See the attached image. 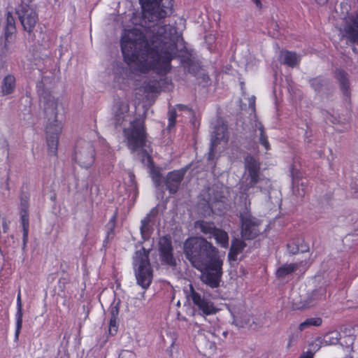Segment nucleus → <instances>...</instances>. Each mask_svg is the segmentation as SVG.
Masks as SVG:
<instances>
[{"label":"nucleus","mask_w":358,"mask_h":358,"mask_svg":"<svg viewBox=\"0 0 358 358\" xmlns=\"http://www.w3.org/2000/svg\"><path fill=\"white\" fill-rule=\"evenodd\" d=\"M118 330V318H110L109 321V334L114 336Z\"/></svg>","instance_id":"obj_36"},{"label":"nucleus","mask_w":358,"mask_h":358,"mask_svg":"<svg viewBox=\"0 0 358 358\" xmlns=\"http://www.w3.org/2000/svg\"><path fill=\"white\" fill-rule=\"evenodd\" d=\"M264 320H265V315H260L259 317H256L255 319H254L252 317V319H251V322L255 321L256 322H262V324L261 326H259L257 329L263 327L265 324Z\"/></svg>","instance_id":"obj_41"},{"label":"nucleus","mask_w":358,"mask_h":358,"mask_svg":"<svg viewBox=\"0 0 358 358\" xmlns=\"http://www.w3.org/2000/svg\"><path fill=\"white\" fill-rule=\"evenodd\" d=\"M120 71V73H124L127 75V71H129L127 68H121L118 69Z\"/></svg>","instance_id":"obj_46"},{"label":"nucleus","mask_w":358,"mask_h":358,"mask_svg":"<svg viewBox=\"0 0 358 358\" xmlns=\"http://www.w3.org/2000/svg\"><path fill=\"white\" fill-rule=\"evenodd\" d=\"M300 196H303L304 194V191L303 189H302L301 192H299L298 193Z\"/></svg>","instance_id":"obj_48"},{"label":"nucleus","mask_w":358,"mask_h":358,"mask_svg":"<svg viewBox=\"0 0 358 358\" xmlns=\"http://www.w3.org/2000/svg\"><path fill=\"white\" fill-rule=\"evenodd\" d=\"M117 210H116L113 216L110 218L108 222L106 224V227H116V223H117Z\"/></svg>","instance_id":"obj_40"},{"label":"nucleus","mask_w":358,"mask_h":358,"mask_svg":"<svg viewBox=\"0 0 358 358\" xmlns=\"http://www.w3.org/2000/svg\"><path fill=\"white\" fill-rule=\"evenodd\" d=\"M299 242L300 241L297 240L292 241L287 243V248L291 254L294 255L299 252H305L308 250V247L307 245L303 246L301 245L300 247Z\"/></svg>","instance_id":"obj_31"},{"label":"nucleus","mask_w":358,"mask_h":358,"mask_svg":"<svg viewBox=\"0 0 358 358\" xmlns=\"http://www.w3.org/2000/svg\"><path fill=\"white\" fill-rule=\"evenodd\" d=\"M184 252L196 269L215 267L217 262L222 261L217 249L203 237L187 238L184 243Z\"/></svg>","instance_id":"obj_2"},{"label":"nucleus","mask_w":358,"mask_h":358,"mask_svg":"<svg viewBox=\"0 0 358 358\" xmlns=\"http://www.w3.org/2000/svg\"><path fill=\"white\" fill-rule=\"evenodd\" d=\"M120 358H123V357H120Z\"/></svg>","instance_id":"obj_52"},{"label":"nucleus","mask_w":358,"mask_h":358,"mask_svg":"<svg viewBox=\"0 0 358 358\" xmlns=\"http://www.w3.org/2000/svg\"><path fill=\"white\" fill-rule=\"evenodd\" d=\"M312 295H313V297H311V298H308L306 299H300V300H299L297 298H296L294 296L292 298V308L294 309L299 310V309L306 308L310 306L313 300L317 299V297H316V295H317L316 292H313Z\"/></svg>","instance_id":"obj_25"},{"label":"nucleus","mask_w":358,"mask_h":358,"mask_svg":"<svg viewBox=\"0 0 358 358\" xmlns=\"http://www.w3.org/2000/svg\"><path fill=\"white\" fill-rule=\"evenodd\" d=\"M355 192L357 193L358 196V189H357Z\"/></svg>","instance_id":"obj_51"},{"label":"nucleus","mask_w":358,"mask_h":358,"mask_svg":"<svg viewBox=\"0 0 358 358\" xmlns=\"http://www.w3.org/2000/svg\"><path fill=\"white\" fill-rule=\"evenodd\" d=\"M215 141L214 142L212 143L211 144V147H210V151L208 152V160H212L214 157V155H215V152H214V145H215Z\"/></svg>","instance_id":"obj_42"},{"label":"nucleus","mask_w":358,"mask_h":358,"mask_svg":"<svg viewBox=\"0 0 358 358\" xmlns=\"http://www.w3.org/2000/svg\"><path fill=\"white\" fill-rule=\"evenodd\" d=\"M73 159L82 168L91 167L95 160V148L92 143L82 138L77 140Z\"/></svg>","instance_id":"obj_8"},{"label":"nucleus","mask_w":358,"mask_h":358,"mask_svg":"<svg viewBox=\"0 0 358 358\" xmlns=\"http://www.w3.org/2000/svg\"><path fill=\"white\" fill-rule=\"evenodd\" d=\"M21 224L22 227V243L24 248L28 242L29 230V219L28 212L26 210L20 212Z\"/></svg>","instance_id":"obj_24"},{"label":"nucleus","mask_w":358,"mask_h":358,"mask_svg":"<svg viewBox=\"0 0 358 358\" xmlns=\"http://www.w3.org/2000/svg\"><path fill=\"white\" fill-rule=\"evenodd\" d=\"M121 301L120 299H115L111 303L109 312L111 318H118Z\"/></svg>","instance_id":"obj_34"},{"label":"nucleus","mask_w":358,"mask_h":358,"mask_svg":"<svg viewBox=\"0 0 358 358\" xmlns=\"http://www.w3.org/2000/svg\"><path fill=\"white\" fill-rule=\"evenodd\" d=\"M339 341V333L336 331L326 334L323 337L322 343L326 345H336Z\"/></svg>","instance_id":"obj_32"},{"label":"nucleus","mask_w":358,"mask_h":358,"mask_svg":"<svg viewBox=\"0 0 358 358\" xmlns=\"http://www.w3.org/2000/svg\"><path fill=\"white\" fill-rule=\"evenodd\" d=\"M188 297L191 299L193 303L203 315H209L215 314L217 312V308L213 306V303L196 292L192 285H190L189 287V294Z\"/></svg>","instance_id":"obj_16"},{"label":"nucleus","mask_w":358,"mask_h":358,"mask_svg":"<svg viewBox=\"0 0 358 358\" xmlns=\"http://www.w3.org/2000/svg\"><path fill=\"white\" fill-rule=\"evenodd\" d=\"M122 132L128 149L131 153L138 152L137 156L139 159V154L143 151H147L145 149L148 142L145 120L141 117H135Z\"/></svg>","instance_id":"obj_5"},{"label":"nucleus","mask_w":358,"mask_h":358,"mask_svg":"<svg viewBox=\"0 0 358 358\" xmlns=\"http://www.w3.org/2000/svg\"><path fill=\"white\" fill-rule=\"evenodd\" d=\"M227 308L232 317L231 323L237 327L257 329L262 324V322H251L252 315L241 299L230 301Z\"/></svg>","instance_id":"obj_6"},{"label":"nucleus","mask_w":358,"mask_h":358,"mask_svg":"<svg viewBox=\"0 0 358 358\" xmlns=\"http://www.w3.org/2000/svg\"><path fill=\"white\" fill-rule=\"evenodd\" d=\"M169 122H168V129H171L173 128L176 123V118H177V112L175 108H173L169 111Z\"/></svg>","instance_id":"obj_35"},{"label":"nucleus","mask_w":358,"mask_h":358,"mask_svg":"<svg viewBox=\"0 0 358 358\" xmlns=\"http://www.w3.org/2000/svg\"><path fill=\"white\" fill-rule=\"evenodd\" d=\"M259 129L260 131V136H259L260 143L265 148L266 150H268L270 149V145L267 140V136L265 135V133L264 131V127L262 126H261L259 128Z\"/></svg>","instance_id":"obj_37"},{"label":"nucleus","mask_w":358,"mask_h":358,"mask_svg":"<svg viewBox=\"0 0 358 358\" xmlns=\"http://www.w3.org/2000/svg\"><path fill=\"white\" fill-rule=\"evenodd\" d=\"M224 237H225V243H226L228 241V236L226 233H225Z\"/></svg>","instance_id":"obj_49"},{"label":"nucleus","mask_w":358,"mask_h":358,"mask_svg":"<svg viewBox=\"0 0 358 358\" xmlns=\"http://www.w3.org/2000/svg\"><path fill=\"white\" fill-rule=\"evenodd\" d=\"M16 305H17V311L15 313V336H14V341L15 342L18 341L19 340V336L22 327V322H23V310H22V303L21 300V291L19 289L17 296V300H16Z\"/></svg>","instance_id":"obj_20"},{"label":"nucleus","mask_w":358,"mask_h":358,"mask_svg":"<svg viewBox=\"0 0 358 358\" xmlns=\"http://www.w3.org/2000/svg\"><path fill=\"white\" fill-rule=\"evenodd\" d=\"M184 176L185 171L181 169L174 170L167 173L164 183L170 194H175L178 191Z\"/></svg>","instance_id":"obj_19"},{"label":"nucleus","mask_w":358,"mask_h":358,"mask_svg":"<svg viewBox=\"0 0 358 358\" xmlns=\"http://www.w3.org/2000/svg\"><path fill=\"white\" fill-rule=\"evenodd\" d=\"M16 87V79L12 74L6 76L1 82V93L2 96L11 94L14 92Z\"/></svg>","instance_id":"obj_23"},{"label":"nucleus","mask_w":358,"mask_h":358,"mask_svg":"<svg viewBox=\"0 0 358 358\" xmlns=\"http://www.w3.org/2000/svg\"><path fill=\"white\" fill-rule=\"evenodd\" d=\"M281 55L283 60V63L291 67L296 66L300 60V57L295 52H282Z\"/></svg>","instance_id":"obj_26"},{"label":"nucleus","mask_w":358,"mask_h":358,"mask_svg":"<svg viewBox=\"0 0 358 358\" xmlns=\"http://www.w3.org/2000/svg\"><path fill=\"white\" fill-rule=\"evenodd\" d=\"M194 226L208 238H214L220 247H224V230L217 229L214 222L198 220Z\"/></svg>","instance_id":"obj_15"},{"label":"nucleus","mask_w":358,"mask_h":358,"mask_svg":"<svg viewBox=\"0 0 358 358\" xmlns=\"http://www.w3.org/2000/svg\"><path fill=\"white\" fill-rule=\"evenodd\" d=\"M15 20L11 12L6 13V23L4 28V36L0 38V52L2 55H6L10 52V45L15 40Z\"/></svg>","instance_id":"obj_12"},{"label":"nucleus","mask_w":358,"mask_h":358,"mask_svg":"<svg viewBox=\"0 0 358 358\" xmlns=\"http://www.w3.org/2000/svg\"><path fill=\"white\" fill-rule=\"evenodd\" d=\"M216 264L217 266L215 267L198 269L201 272V281L212 288L219 286L222 275V261L217 262Z\"/></svg>","instance_id":"obj_14"},{"label":"nucleus","mask_w":358,"mask_h":358,"mask_svg":"<svg viewBox=\"0 0 358 358\" xmlns=\"http://www.w3.org/2000/svg\"><path fill=\"white\" fill-rule=\"evenodd\" d=\"M139 160L150 169V177L155 186L159 187L162 182V175L160 171L155 166L151 155L148 151H143L139 154Z\"/></svg>","instance_id":"obj_18"},{"label":"nucleus","mask_w":358,"mask_h":358,"mask_svg":"<svg viewBox=\"0 0 358 358\" xmlns=\"http://www.w3.org/2000/svg\"><path fill=\"white\" fill-rule=\"evenodd\" d=\"M345 31L350 40L358 45V14L350 18Z\"/></svg>","instance_id":"obj_22"},{"label":"nucleus","mask_w":358,"mask_h":358,"mask_svg":"<svg viewBox=\"0 0 358 358\" xmlns=\"http://www.w3.org/2000/svg\"><path fill=\"white\" fill-rule=\"evenodd\" d=\"M119 78H120L116 75L115 77V81L117 80V82H118L119 81Z\"/></svg>","instance_id":"obj_50"},{"label":"nucleus","mask_w":358,"mask_h":358,"mask_svg":"<svg viewBox=\"0 0 358 358\" xmlns=\"http://www.w3.org/2000/svg\"><path fill=\"white\" fill-rule=\"evenodd\" d=\"M241 236L243 238L250 240L255 238L260 234L261 221L253 217L247 210L241 213Z\"/></svg>","instance_id":"obj_10"},{"label":"nucleus","mask_w":358,"mask_h":358,"mask_svg":"<svg viewBox=\"0 0 358 358\" xmlns=\"http://www.w3.org/2000/svg\"><path fill=\"white\" fill-rule=\"evenodd\" d=\"M144 91L147 93H159L161 92V83L157 80H150L143 85Z\"/></svg>","instance_id":"obj_29"},{"label":"nucleus","mask_w":358,"mask_h":358,"mask_svg":"<svg viewBox=\"0 0 358 358\" xmlns=\"http://www.w3.org/2000/svg\"><path fill=\"white\" fill-rule=\"evenodd\" d=\"M106 228H107L106 236L103 241V243H105V244L108 243L111 240H113L115 235V227H106Z\"/></svg>","instance_id":"obj_38"},{"label":"nucleus","mask_w":358,"mask_h":358,"mask_svg":"<svg viewBox=\"0 0 358 358\" xmlns=\"http://www.w3.org/2000/svg\"><path fill=\"white\" fill-rule=\"evenodd\" d=\"M143 10L158 20L165 18L173 10V0H140Z\"/></svg>","instance_id":"obj_9"},{"label":"nucleus","mask_w":358,"mask_h":358,"mask_svg":"<svg viewBox=\"0 0 358 358\" xmlns=\"http://www.w3.org/2000/svg\"><path fill=\"white\" fill-rule=\"evenodd\" d=\"M24 31L31 33L38 20L36 11L27 3L20 4L15 9Z\"/></svg>","instance_id":"obj_11"},{"label":"nucleus","mask_w":358,"mask_h":358,"mask_svg":"<svg viewBox=\"0 0 358 358\" xmlns=\"http://www.w3.org/2000/svg\"><path fill=\"white\" fill-rule=\"evenodd\" d=\"M252 1L257 4V6H259L261 4L259 0H252Z\"/></svg>","instance_id":"obj_47"},{"label":"nucleus","mask_w":358,"mask_h":358,"mask_svg":"<svg viewBox=\"0 0 358 358\" xmlns=\"http://www.w3.org/2000/svg\"><path fill=\"white\" fill-rule=\"evenodd\" d=\"M40 99L43 102L44 112L48 118L45 127L48 152L49 155L57 157L59 138L63 128L62 122L57 120L58 100L45 91L40 94Z\"/></svg>","instance_id":"obj_3"},{"label":"nucleus","mask_w":358,"mask_h":358,"mask_svg":"<svg viewBox=\"0 0 358 358\" xmlns=\"http://www.w3.org/2000/svg\"><path fill=\"white\" fill-rule=\"evenodd\" d=\"M111 113L115 125L121 126L130 116L129 101L125 98L115 99Z\"/></svg>","instance_id":"obj_13"},{"label":"nucleus","mask_w":358,"mask_h":358,"mask_svg":"<svg viewBox=\"0 0 358 358\" xmlns=\"http://www.w3.org/2000/svg\"><path fill=\"white\" fill-rule=\"evenodd\" d=\"M336 78L340 82L342 90L345 92L348 91L349 89V81L347 73L338 70L336 71Z\"/></svg>","instance_id":"obj_33"},{"label":"nucleus","mask_w":358,"mask_h":358,"mask_svg":"<svg viewBox=\"0 0 358 358\" xmlns=\"http://www.w3.org/2000/svg\"><path fill=\"white\" fill-rule=\"evenodd\" d=\"M176 106L180 110H184L187 108L185 105L183 104H178Z\"/></svg>","instance_id":"obj_45"},{"label":"nucleus","mask_w":358,"mask_h":358,"mask_svg":"<svg viewBox=\"0 0 358 358\" xmlns=\"http://www.w3.org/2000/svg\"><path fill=\"white\" fill-rule=\"evenodd\" d=\"M298 267L296 264H285L280 266L276 272L278 278H284L287 275L293 273Z\"/></svg>","instance_id":"obj_30"},{"label":"nucleus","mask_w":358,"mask_h":358,"mask_svg":"<svg viewBox=\"0 0 358 358\" xmlns=\"http://www.w3.org/2000/svg\"><path fill=\"white\" fill-rule=\"evenodd\" d=\"M176 29L170 24L154 25L145 34L137 28L124 30L120 40L124 61L137 64L142 71L153 70L166 74L171 62L178 57L182 64L189 65V56L178 55Z\"/></svg>","instance_id":"obj_1"},{"label":"nucleus","mask_w":358,"mask_h":358,"mask_svg":"<svg viewBox=\"0 0 358 358\" xmlns=\"http://www.w3.org/2000/svg\"><path fill=\"white\" fill-rule=\"evenodd\" d=\"M135 264L138 266L136 277L137 284L143 289H147L151 285L153 272L150 266L148 252L144 248L136 252Z\"/></svg>","instance_id":"obj_7"},{"label":"nucleus","mask_w":358,"mask_h":358,"mask_svg":"<svg viewBox=\"0 0 358 358\" xmlns=\"http://www.w3.org/2000/svg\"><path fill=\"white\" fill-rule=\"evenodd\" d=\"M245 247L246 244L242 240L236 238L232 241L230 251L228 255V260L232 266L238 264L237 256L242 252Z\"/></svg>","instance_id":"obj_21"},{"label":"nucleus","mask_w":358,"mask_h":358,"mask_svg":"<svg viewBox=\"0 0 358 358\" xmlns=\"http://www.w3.org/2000/svg\"><path fill=\"white\" fill-rule=\"evenodd\" d=\"M322 319L320 317H311L306 319L304 322L299 325V330L303 331L308 329L312 327H319L322 324Z\"/></svg>","instance_id":"obj_28"},{"label":"nucleus","mask_w":358,"mask_h":358,"mask_svg":"<svg viewBox=\"0 0 358 358\" xmlns=\"http://www.w3.org/2000/svg\"><path fill=\"white\" fill-rule=\"evenodd\" d=\"M29 196L25 195L24 196H21L20 198V204H21V210L20 212H24L26 210V212H28L29 208Z\"/></svg>","instance_id":"obj_39"},{"label":"nucleus","mask_w":358,"mask_h":358,"mask_svg":"<svg viewBox=\"0 0 358 358\" xmlns=\"http://www.w3.org/2000/svg\"><path fill=\"white\" fill-rule=\"evenodd\" d=\"M244 173L240 181V192L246 198L254 193V189L262 192V185H267L270 181L261 173V163L255 157L248 155L244 158Z\"/></svg>","instance_id":"obj_4"},{"label":"nucleus","mask_w":358,"mask_h":358,"mask_svg":"<svg viewBox=\"0 0 358 358\" xmlns=\"http://www.w3.org/2000/svg\"><path fill=\"white\" fill-rule=\"evenodd\" d=\"M151 222L150 215H147L142 220L141 225L140 227L141 234L144 240H147L149 238L150 234H152V228L150 225Z\"/></svg>","instance_id":"obj_27"},{"label":"nucleus","mask_w":358,"mask_h":358,"mask_svg":"<svg viewBox=\"0 0 358 358\" xmlns=\"http://www.w3.org/2000/svg\"><path fill=\"white\" fill-rule=\"evenodd\" d=\"M300 358H313V355L312 352H307L303 355Z\"/></svg>","instance_id":"obj_44"},{"label":"nucleus","mask_w":358,"mask_h":358,"mask_svg":"<svg viewBox=\"0 0 358 358\" xmlns=\"http://www.w3.org/2000/svg\"><path fill=\"white\" fill-rule=\"evenodd\" d=\"M255 96L251 97L250 99L249 106H250V108H252V110H255Z\"/></svg>","instance_id":"obj_43"},{"label":"nucleus","mask_w":358,"mask_h":358,"mask_svg":"<svg viewBox=\"0 0 358 358\" xmlns=\"http://www.w3.org/2000/svg\"><path fill=\"white\" fill-rule=\"evenodd\" d=\"M159 252L161 262L169 266H175L176 259L173 257L172 241L169 236H164L159 241Z\"/></svg>","instance_id":"obj_17"}]
</instances>
